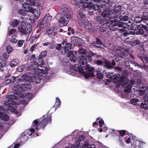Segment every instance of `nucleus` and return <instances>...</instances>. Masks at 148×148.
I'll return each instance as SVG.
<instances>
[{"mask_svg": "<svg viewBox=\"0 0 148 148\" xmlns=\"http://www.w3.org/2000/svg\"><path fill=\"white\" fill-rule=\"evenodd\" d=\"M9 54H8V52H5L3 53L2 57L4 59H7L9 57Z\"/></svg>", "mask_w": 148, "mask_h": 148, "instance_id": "46", "label": "nucleus"}, {"mask_svg": "<svg viewBox=\"0 0 148 148\" xmlns=\"http://www.w3.org/2000/svg\"><path fill=\"white\" fill-rule=\"evenodd\" d=\"M113 7H115V8H114L113 10L110 11V12L107 11V14L105 13L106 11L103 12V14L105 17H108L110 19L114 18L118 19L119 18H120L121 17V13L124 14V12L123 10H121V6L119 5L115 6V4H114Z\"/></svg>", "mask_w": 148, "mask_h": 148, "instance_id": "5", "label": "nucleus"}, {"mask_svg": "<svg viewBox=\"0 0 148 148\" xmlns=\"http://www.w3.org/2000/svg\"><path fill=\"white\" fill-rule=\"evenodd\" d=\"M135 34V33L132 31H128L127 32H124L123 34L124 36H128V35L130 34L133 35Z\"/></svg>", "mask_w": 148, "mask_h": 148, "instance_id": "37", "label": "nucleus"}, {"mask_svg": "<svg viewBox=\"0 0 148 148\" xmlns=\"http://www.w3.org/2000/svg\"><path fill=\"white\" fill-rule=\"evenodd\" d=\"M124 25V22H121L119 23L118 25V27L116 28V29L119 30V32L120 33L123 32L124 31L126 30L124 29V28L123 27Z\"/></svg>", "mask_w": 148, "mask_h": 148, "instance_id": "17", "label": "nucleus"}, {"mask_svg": "<svg viewBox=\"0 0 148 148\" xmlns=\"http://www.w3.org/2000/svg\"><path fill=\"white\" fill-rule=\"evenodd\" d=\"M78 21L81 26L85 27L88 23L86 20V18L84 14L82 12H80L77 15Z\"/></svg>", "mask_w": 148, "mask_h": 148, "instance_id": "9", "label": "nucleus"}, {"mask_svg": "<svg viewBox=\"0 0 148 148\" xmlns=\"http://www.w3.org/2000/svg\"><path fill=\"white\" fill-rule=\"evenodd\" d=\"M13 50V48L11 46L9 45L7 47L6 50L8 53V54H10Z\"/></svg>", "mask_w": 148, "mask_h": 148, "instance_id": "41", "label": "nucleus"}, {"mask_svg": "<svg viewBox=\"0 0 148 148\" xmlns=\"http://www.w3.org/2000/svg\"><path fill=\"white\" fill-rule=\"evenodd\" d=\"M96 21L98 23H99L100 24H101L102 19L101 16H99L97 17Z\"/></svg>", "mask_w": 148, "mask_h": 148, "instance_id": "57", "label": "nucleus"}, {"mask_svg": "<svg viewBox=\"0 0 148 148\" xmlns=\"http://www.w3.org/2000/svg\"><path fill=\"white\" fill-rule=\"evenodd\" d=\"M143 98L144 100L148 101V95H145Z\"/></svg>", "mask_w": 148, "mask_h": 148, "instance_id": "64", "label": "nucleus"}, {"mask_svg": "<svg viewBox=\"0 0 148 148\" xmlns=\"http://www.w3.org/2000/svg\"><path fill=\"white\" fill-rule=\"evenodd\" d=\"M54 28H56V27L51 28L50 29H48L47 31V32L48 35L51 34L52 32L54 31Z\"/></svg>", "mask_w": 148, "mask_h": 148, "instance_id": "49", "label": "nucleus"}, {"mask_svg": "<svg viewBox=\"0 0 148 148\" xmlns=\"http://www.w3.org/2000/svg\"><path fill=\"white\" fill-rule=\"evenodd\" d=\"M26 23L24 17H22L20 18L19 20L15 19L12 21L11 22V25L13 27H14L16 26L18 24L20 25L21 24L23 25L24 24H25Z\"/></svg>", "mask_w": 148, "mask_h": 148, "instance_id": "10", "label": "nucleus"}, {"mask_svg": "<svg viewBox=\"0 0 148 148\" xmlns=\"http://www.w3.org/2000/svg\"><path fill=\"white\" fill-rule=\"evenodd\" d=\"M61 45L60 44H57L56 46V49L59 50L61 48Z\"/></svg>", "mask_w": 148, "mask_h": 148, "instance_id": "62", "label": "nucleus"}, {"mask_svg": "<svg viewBox=\"0 0 148 148\" xmlns=\"http://www.w3.org/2000/svg\"><path fill=\"white\" fill-rule=\"evenodd\" d=\"M131 64L134 65L135 66H139V65L138 64V63L135 62L134 61L131 62Z\"/></svg>", "mask_w": 148, "mask_h": 148, "instance_id": "63", "label": "nucleus"}, {"mask_svg": "<svg viewBox=\"0 0 148 148\" xmlns=\"http://www.w3.org/2000/svg\"><path fill=\"white\" fill-rule=\"evenodd\" d=\"M93 144L91 145L90 146L89 145V143L88 141H86L84 145L82 146L83 148H91L93 147L92 146Z\"/></svg>", "mask_w": 148, "mask_h": 148, "instance_id": "28", "label": "nucleus"}, {"mask_svg": "<svg viewBox=\"0 0 148 148\" xmlns=\"http://www.w3.org/2000/svg\"><path fill=\"white\" fill-rule=\"evenodd\" d=\"M128 44L131 45L132 46H134L136 45L134 40H132L131 41L129 42Z\"/></svg>", "mask_w": 148, "mask_h": 148, "instance_id": "59", "label": "nucleus"}, {"mask_svg": "<svg viewBox=\"0 0 148 148\" xmlns=\"http://www.w3.org/2000/svg\"><path fill=\"white\" fill-rule=\"evenodd\" d=\"M92 0H81L80 7L82 6L83 8H90L92 3Z\"/></svg>", "mask_w": 148, "mask_h": 148, "instance_id": "12", "label": "nucleus"}, {"mask_svg": "<svg viewBox=\"0 0 148 148\" xmlns=\"http://www.w3.org/2000/svg\"><path fill=\"white\" fill-rule=\"evenodd\" d=\"M83 69H82V67H79L78 64H75L74 67V71L75 72L78 71L79 73L83 74L86 78L94 76L92 73V71L95 69L93 67H90L89 65L87 64L85 66L83 67Z\"/></svg>", "mask_w": 148, "mask_h": 148, "instance_id": "3", "label": "nucleus"}, {"mask_svg": "<svg viewBox=\"0 0 148 148\" xmlns=\"http://www.w3.org/2000/svg\"><path fill=\"white\" fill-rule=\"evenodd\" d=\"M121 97L122 98L129 99L131 98V96L130 93H122Z\"/></svg>", "mask_w": 148, "mask_h": 148, "instance_id": "23", "label": "nucleus"}, {"mask_svg": "<svg viewBox=\"0 0 148 148\" xmlns=\"http://www.w3.org/2000/svg\"><path fill=\"white\" fill-rule=\"evenodd\" d=\"M25 24H24L23 25L21 24L20 25L21 26H19L18 27L19 32L24 35H25L27 33H29L31 31V29L29 27H26L24 26Z\"/></svg>", "mask_w": 148, "mask_h": 148, "instance_id": "11", "label": "nucleus"}, {"mask_svg": "<svg viewBox=\"0 0 148 148\" xmlns=\"http://www.w3.org/2000/svg\"><path fill=\"white\" fill-rule=\"evenodd\" d=\"M116 53L117 54H116L115 59L116 61H118L121 60L122 58H123L124 56V54L123 52L119 50H117Z\"/></svg>", "mask_w": 148, "mask_h": 148, "instance_id": "15", "label": "nucleus"}, {"mask_svg": "<svg viewBox=\"0 0 148 148\" xmlns=\"http://www.w3.org/2000/svg\"><path fill=\"white\" fill-rule=\"evenodd\" d=\"M97 71L98 72L97 73V78L98 79L102 78V72H101V68L99 67L97 69Z\"/></svg>", "mask_w": 148, "mask_h": 148, "instance_id": "25", "label": "nucleus"}, {"mask_svg": "<svg viewBox=\"0 0 148 148\" xmlns=\"http://www.w3.org/2000/svg\"><path fill=\"white\" fill-rule=\"evenodd\" d=\"M20 62V60L18 59H12L10 63L11 67H13L16 65Z\"/></svg>", "mask_w": 148, "mask_h": 148, "instance_id": "19", "label": "nucleus"}, {"mask_svg": "<svg viewBox=\"0 0 148 148\" xmlns=\"http://www.w3.org/2000/svg\"><path fill=\"white\" fill-rule=\"evenodd\" d=\"M26 2H25L22 4L23 8L25 11L29 12L32 10L33 7L31 6H34L36 4L35 0H26Z\"/></svg>", "mask_w": 148, "mask_h": 148, "instance_id": "7", "label": "nucleus"}, {"mask_svg": "<svg viewBox=\"0 0 148 148\" xmlns=\"http://www.w3.org/2000/svg\"><path fill=\"white\" fill-rule=\"evenodd\" d=\"M101 4L99 5L97 3L92 7L95 10L98 11L100 13V14L101 16H102V12H101Z\"/></svg>", "mask_w": 148, "mask_h": 148, "instance_id": "18", "label": "nucleus"}, {"mask_svg": "<svg viewBox=\"0 0 148 148\" xmlns=\"http://www.w3.org/2000/svg\"><path fill=\"white\" fill-rule=\"evenodd\" d=\"M52 18V16L48 15L45 16V19L47 23H49L51 20Z\"/></svg>", "mask_w": 148, "mask_h": 148, "instance_id": "31", "label": "nucleus"}, {"mask_svg": "<svg viewBox=\"0 0 148 148\" xmlns=\"http://www.w3.org/2000/svg\"><path fill=\"white\" fill-rule=\"evenodd\" d=\"M20 96L21 97H27L28 99H30L33 96V95L32 93H28L27 95H23V94H21Z\"/></svg>", "mask_w": 148, "mask_h": 148, "instance_id": "24", "label": "nucleus"}, {"mask_svg": "<svg viewBox=\"0 0 148 148\" xmlns=\"http://www.w3.org/2000/svg\"><path fill=\"white\" fill-rule=\"evenodd\" d=\"M101 42L100 40L98 39H97L96 44H94L93 46L96 47L98 48H100L101 46Z\"/></svg>", "mask_w": 148, "mask_h": 148, "instance_id": "30", "label": "nucleus"}, {"mask_svg": "<svg viewBox=\"0 0 148 148\" xmlns=\"http://www.w3.org/2000/svg\"><path fill=\"white\" fill-rule=\"evenodd\" d=\"M142 20H143L142 18L140 17H136L135 18L134 21L135 23H138L140 22Z\"/></svg>", "mask_w": 148, "mask_h": 148, "instance_id": "40", "label": "nucleus"}, {"mask_svg": "<svg viewBox=\"0 0 148 148\" xmlns=\"http://www.w3.org/2000/svg\"><path fill=\"white\" fill-rule=\"evenodd\" d=\"M78 63L81 65L86 64L87 61L86 58L82 55L79 56L78 57Z\"/></svg>", "mask_w": 148, "mask_h": 148, "instance_id": "16", "label": "nucleus"}, {"mask_svg": "<svg viewBox=\"0 0 148 148\" xmlns=\"http://www.w3.org/2000/svg\"><path fill=\"white\" fill-rule=\"evenodd\" d=\"M23 134H25V135H27L28 136H31L32 135V133H30V131L29 129L27 130H26L25 132V133Z\"/></svg>", "mask_w": 148, "mask_h": 148, "instance_id": "47", "label": "nucleus"}, {"mask_svg": "<svg viewBox=\"0 0 148 148\" xmlns=\"http://www.w3.org/2000/svg\"><path fill=\"white\" fill-rule=\"evenodd\" d=\"M85 134H83L82 135L80 136L79 137V138L78 140V141L79 143H80L82 140H84L85 137Z\"/></svg>", "mask_w": 148, "mask_h": 148, "instance_id": "42", "label": "nucleus"}, {"mask_svg": "<svg viewBox=\"0 0 148 148\" xmlns=\"http://www.w3.org/2000/svg\"><path fill=\"white\" fill-rule=\"evenodd\" d=\"M17 38V37L15 35L12 36L10 39L11 42L14 43H16L18 40Z\"/></svg>", "mask_w": 148, "mask_h": 148, "instance_id": "32", "label": "nucleus"}, {"mask_svg": "<svg viewBox=\"0 0 148 148\" xmlns=\"http://www.w3.org/2000/svg\"><path fill=\"white\" fill-rule=\"evenodd\" d=\"M41 121L38 124V121H33L32 123V127H34L38 131L41 128L43 129L46 126L47 123L49 121Z\"/></svg>", "mask_w": 148, "mask_h": 148, "instance_id": "8", "label": "nucleus"}, {"mask_svg": "<svg viewBox=\"0 0 148 148\" xmlns=\"http://www.w3.org/2000/svg\"><path fill=\"white\" fill-rule=\"evenodd\" d=\"M108 131L113 136H115L117 132L114 129H108Z\"/></svg>", "mask_w": 148, "mask_h": 148, "instance_id": "36", "label": "nucleus"}, {"mask_svg": "<svg viewBox=\"0 0 148 148\" xmlns=\"http://www.w3.org/2000/svg\"><path fill=\"white\" fill-rule=\"evenodd\" d=\"M37 47V45L36 44H34L33 45L31 48L30 49V51H34L35 48Z\"/></svg>", "mask_w": 148, "mask_h": 148, "instance_id": "60", "label": "nucleus"}, {"mask_svg": "<svg viewBox=\"0 0 148 148\" xmlns=\"http://www.w3.org/2000/svg\"><path fill=\"white\" fill-rule=\"evenodd\" d=\"M72 48V45L69 43H66L64 48V53L66 54V56L69 57L70 55L73 53L72 51H70Z\"/></svg>", "mask_w": 148, "mask_h": 148, "instance_id": "13", "label": "nucleus"}, {"mask_svg": "<svg viewBox=\"0 0 148 148\" xmlns=\"http://www.w3.org/2000/svg\"><path fill=\"white\" fill-rule=\"evenodd\" d=\"M24 42V41L23 40H19L17 43L18 46L19 47H21L23 45V44Z\"/></svg>", "mask_w": 148, "mask_h": 148, "instance_id": "53", "label": "nucleus"}, {"mask_svg": "<svg viewBox=\"0 0 148 148\" xmlns=\"http://www.w3.org/2000/svg\"><path fill=\"white\" fill-rule=\"evenodd\" d=\"M105 66L108 69H110L111 68V66L110 64V62L109 61H106V64Z\"/></svg>", "mask_w": 148, "mask_h": 148, "instance_id": "51", "label": "nucleus"}, {"mask_svg": "<svg viewBox=\"0 0 148 148\" xmlns=\"http://www.w3.org/2000/svg\"><path fill=\"white\" fill-rule=\"evenodd\" d=\"M30 12L32 13L33 15L35 16L36 18H38L40 16V12L39 11L35 9L32 8Z\"/></svg>", "mask_w": 148, "mask_h": 148, "instance_id": "20", "label": "nucleus"}, {"mask_svg": "<svg viewBox=\"0 0 148 148\" xmlns=\"http://www.w3.org/2000/svg\"><path fill=\"white\" fill-rule=\"evenodd\" d=\"M120 77V75L119 74L114 75H113V76L112 79H113L114 80H118V85H121V84H122L123 82L122 81H119V79Z\"/></svg>", "mask_w": 148, "mask_h": 148, "instance_id": "21", "label": "nucleus"}, {"mask_svg": "<svg viewBox=\"0 0 148 148\" xmlns=\"http://www.w3.org/2000/svg\"><path fill=\"white\" fill-rule=\"evenodd\" d=\"M60 101L59 99L56 98V101L55 103V106H56V108L59 107L60 105Z\"/></svg>", "mask_w": 148, "mask_h": 148, "instance_id": "39", "label": "nucleus"}, {"mask_svg": "<svg viewBox=\"0 0 148 148\" xmlns=\"http://www.w3.org/2000/svg\"><path fill=\"white\" fill-rule=\"evenodd\" d=\"M140 68L145 71L146 72H148V66L147 65H144L140 66Z\"/></svg>", "mask_w": 148, "mask_h": 148, "instance_id": "56", "label": "nucleus"}, {"mask_svg": "<svg viewBox=\"0 0 148 148\" xmlns=\"http://www.w3.org/2000/svg\"><path fill=\"white\" fill-rule=\"evenodd\" d=\"M27 78V77L25 75H22L21 78L19 79L17 81V83L19 84V85L14 87L13 89L17 92H20L22 90H24L25 89H30L31 86L29 84V82L26 80Z\"/></svg>", "mask_w": 148, "mask_h": 148, "instance_id": "4", "label": "nucleus"}, {"mask_svg": "<svg viewBox=\"0 0 148 148\" xmlns=\"http://www.w3.org/2000/svg\"><path fill=\"white\" fill-rule=\"evenodd\" d=\"M30 66H32V69L34 70V73H37L36 72H40V73L47 74V72L49 71V69L45 67L39 66L38 63L36 62L34 60L30 62Z\"/></svg>", "mask_w": 148, "mask_h": 148, "instance_id": "6", "label": "nucleus"}, {"mask_svg": "<svg viewBox=\"0 0 148 148\" xmlns=\"http://www.w3.org/2000/svg\"><path fill=\"white\" fill-rule=\"evenodd\" d=\"M142 18L143 21H147L148 16V13L147 12H144L142 15Z\"/></svg>", "mask_w": 148, "mask_h": 148, "instance_id": "33", "label": "nucleus"}, {"mask_svg": "<svg viewBox=\"0 0 148 148\" xmlns=\"http://www.w3.org/2000/svg\"><path fill=\"white\" fill-rule=\"evenodd\" d=\"M145 90L144 88H143L142 89L140 90L139 92V95H143L145 94Z\"/></svg>", "mask_w": 148, "mask_h": 148, "instance_id": "50", "label": "nucleus"}, {"mask_svg": "<svg viewBox=\"0 0 148 148\" xmlns=\"http://www.w3.org/2000/svg\"><path fill=\"white\" fill-rule=\"evenodd\" d=\"M38 64L39 66L41 67V66L44 64V61L42 59H40L38 63Z\"/></svg>", "mask_w": 148, "mask_h": 148, "instance_id": "52", "label": "nucleus"}, {"mask_svg": "<svg viewBox=\"0 0 148 148\" xmlns=\"http://www.w3.org/2000/svg\"><path fill=\"white\" fill-rule=\"evenodd\" d=\"M131 87L130 86H128L126 87L124 90L125 93H130Z\"/></svg>", "mask_w": 148, "mask_h": 148, "instance_id": "43", "label": "nucleus"}, {"mask_svg": "<svg viewBox=\"0 0 148 148\" xmlns=\"http://www.w3.org/2000/svg\"><path fill=\"white\" fill-rule=\"evenodd\" d=\"M15 78V77H12L10 79L6 80L5 83L6 84H8L10 83H13L14 82Z\"/></svg>", "mask_w": 148, "mask_h": 148, "instance_id": "26", "label": "nucleus"}, {"mask_svg": "<svg viewBox=\"0 0 148 148\" xmlns=\"http://www.w3.org/2000/svg\"><path fill=\"white\" fill-rule=\"evenodd\" d=\"M61 14L57 15L56 18L59 22L60 27L66 25L72 18L73 14L70 11L69 6L66 4L62 5L61 8Z\"/></svg>", "mask_w": 148, "mask_h": 148, "instance_id": "2", "label": "nucleus"}, {"mask_svg": "<svg viewBox=\"0 0 148 148\" xmlns=\"http://www.w3.org/2000/svg\"><path fill=\"white\" fill-rule=\"evenodd\" d=\"M119 133L122 136H123L125 134V130H121L119 131Z\"/></svg>", "mask_w": 148, "mask_h": 148, "instance_id": "61", "label": "nucleus"}, {"mask_svg": "<svg viewBox=\"0 0 148 148\" xmlns=\"http://www.w3.org/2000/svg\"><path fill=\"white\" fill-rule=\"evenodd\" d=\"M24 68L23 66H20L17 69V71L19 72H21L23 71Z\"/></svg>", "mask_w": 148, "mask_h": 148, "instance_id": "55", "label": "nucleus"}, {"mask_svg": "<svg viewBox=\"0 0 148 148\" xmlns=\"http://www.w3.org/2000/svg\"><path fill=\"white\" fill-rule=\"evenodd\" d=\"M16 29H12L9 30L8 34L9 36H10L11 34L16 33Z\"/></svg>", "mask_w": 148, "mask_h": 148, "instance_id": "38", "label": "nucleus"}, {"mask_svg": "<svg viewBox=\"0 0 148 148\" xmlns=\"http://www.w3.org/2000/svg\"><path fill=\"white\" fill-rule=\"evenodd\" d=\"M113 73H109L108 74H107L106 76L107 77L109 78H110L112 79H113Z\"/></svg>", "mask_w": 148, "mask_h": 148, "instance_id": "58", "label": "nucleus"}, {"mask_svg": "<svg viewBox=\"0 0 148 148\" xmlns=\"http://www.w3.org/2000/svg\"><path fill=\"white\" fill-rule=\"evenodd\" d=\"M69 57H70V60L72 62H75L77 60V58L74 55L73 53L70 55Z\"/></svg>", "mask_w": 148, "mask_h": 148, "instance_id": "29", "label": "nucleus"}, {"mask_svg": "<svg viewBox=\"0 0 148 148\" xmlns=\"http://www.w3.org/2000/svg\"><path fill=\"white\" fill-rule=\"evenodd\" d=\"M26 11L24 10L19 9L18 11V12L19 14L25 16L26 15Z\"/></svg>", "mask_w": 148, "mask_h": 148, "instance_id": "44", "label": "nucleus"}, {"mask_svg": "<svg viewBox=\"0 0 148 148\" xmlns=\"http://www.w3.org/2000/svg\"><path fill=\"white\" fill-rule=\"evenodd\" d=\"M28 136L27 135H25V134H23L21 136H20V140L22 143H25L28 139Z\"/></svg>", "mask_w": 148, "mask_h": 148, "instance_id": "22", "label": "nucleus"}, {"mask_svg": "<svg viewBox=\"0 0 148 148\" xmlns=\"http://www.w3.org/2000/svg\"><path fill=\"white\" fill-rule=\"evenodd\" d=\"M120 16L121 17H120V18H118V19H119L120 20H122L125 21L127 20L128 18V16L126 15H125L123 16V17H122V15L121 14Z\"/></svg>", "mask_w": 148, "mask_h": 148, "instance_id": "35", "label": "nucleus"}, {"mask_svg": "<svg viewBox=\"0 0 148 148\" xmlns=\"http://www.w3.org/2000/svg\"><path fill=\"white\" fill-rule=\"evenodd\" d=\"M47 53V51L45 50L42 52L40 55V56L41 57H45V56Z\"/></svg>", "mask_w": 148, "mask_h": 148, "instance_id": "54", "label": "nucleus"}, {"mask_svg": "<svg viewBox=\"0 0 148 148\" xmlns=\"http://www.w3.org/2000/svg\"><path fill=\"white\" fill-rule=\"evenodd\" d=\"M37 73V74L34 73L35 76L33 77V80H34L33 81L35 82L36 83H38L40 82V80H41L42 77V74H46L44 73H40V72H36Z\"/></svg>", "mask_w": 148, "mask_h": 148, "instance_id": "14", "label": "nucleus"}, {"mask_svg": "<svg viewBox=\"0 0 148 148\" xmlns=\"http://www.w3.org/2000/svg\"><path fill=\"white\" fill-rule=\"evenodd\" d=\"M87 51L85 49H79V53L81 54H85L87 53Z\"/></svg>", "mask_w": 148, "mask_h": 148, "instance_id": "45", "label": "nucleus"}, {"mask_svg": "<svg viewBox=\"0 0 148 148\" xmlns=\"http://www.w3.org/2000/svg\"><path fill=\"white\" fill-rule=\"evenodd\" d=\"M42 120H51L50 116H47V115H45L41 118Z\"/></svg>", "mask_w": 148, "mask_h": 148, "instance_id": "34", "label": "nucleus"}, {"mask_svg": "<svg viewBox=\"0 0 148 148\" xmlns=\"http://www.w3.org/2000/svg\"><path fill=\"white\" fill-rule=\"evenodd\" d=\"M139 101V100L137 99H131V102L134 105L136 104V103Z\"/></svg>", "mask_w": 148, "mask_h": 148, "instance_id": "48", "label": "nucleus"}, {"mask_svg": "<svg viewBox=\"0 0 148 148\" xmlns=\"http://www.w3.org/2000/svg\"><path fill=\"white\" fill-rule=\"evenodd\" d=\"M71 2L73 4L75 5L79 8L80 7L81 1H79L78 0H71Z\"/></svg>", "mask_w": 148, "mask_h": 148, "instance_id": "27", "label": "nucleus"}, {"mask_svg": "<svg viewBox=\"0 0 148 148\" xmlns=\"http://www.w3.org/2000/svg\"><path fill=\"white\" fill-rule=\"evenodd\" d=\"M8 98V102L4 103V107L0 106V119L2 120H9V117L7 115L2 114V112H4L6 113H9V112H12L15 114H18V116L21 115V113H18L15 108L12 106L15 104L19 105L20 103L26 106L27 104L26 101L24 99H21L19 102V100L17 99V97L14 95H8L6 97Z\"/></svg>", "mask_w": 148, "mask_h": 148, "instance_id": "1", "label": "nucleus"}]
</instances>
